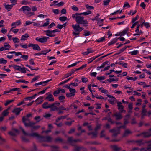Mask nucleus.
Returning <instances> with one entry per match:
<instances>
[{"label": "nucleus", "mask_w": 151, "mask_h": 151, "mask_svg": "<svg viewBox=\"0 0 151 151\" xmlns=\"http://www.w3.org/2000/svg\"><path fill=\"white\" fill-rule=\"evenodd\" d=\"M29 37V35L28 33H26L24 35L22 36L20 39V40L21 41H22L26 40L27 38Z\"/></svg>", "instance_id": "nucleus-18"}, {"label": "nucleus", "mask_w": 151, "mask_h": 151, "mask_svg": "<svg viewBox=\"0 0 151 151\" xmlns=\"http://www.w3.org/2000/svg\"><path fill=\"white\" fill-rule=\"evenodd\" d=\"M79 13H76L72 14V17L73 18L75 19L78 25L83 24L84 26H87L88 24L86 20H84V17H81Z\"/></svg>", "instance_id": "nucleus-3"}, {"label": "nucleus", "mask_w": 151, "mask_h": 151, "mask_svg": "<svg viewBox=\"0 0 151 151\" xmlns=\"http://www.w3.org/2000/svg\"><path fill=\"white\" fill-rule=\"evenodd\" d=\"M21 66L19 65H14L13 66V68L16 70H20V69L21 68Z\"/></svg>", "instance_id": "nucleus-39"}, {"label": "nucleus", "mask_w": 151, "mask_h": 151, "mask_svg": "<svg viewBox=\"0 0 151 151\" xmlns=\"http://www.w3.org/2000/svg\"><path fill=\"white\" fill-rule=\"evenodd\" d=\"M124 127V126H122L118 127L117 128H114L110 129L109 130V131L113 133V134L112 135V137H116L118 134H120V129L121 128Z\"/></svg>", "instance_id": "nucleus-5"}, {"label": "nucleus", "mask_w": 151, "mask_h": 151, "mask_svg": "<svg viewBox=\"0 0 151 151\" xmlns=\"http://www.w3.org/2000/svg\"><path fill=\"white\" fill-rule=\"evenodd\" d=\"M35 40L40 42L44 43L47 42V37H43L40 38L38 37L36 38Z\"/></svg>", "instance_id": "nucleus-9"}, {"label": "nucleus", "mask_w": 151, "mask_h": 151, "mask_svg": "<svg viewBox=\"0 0 151 151\" xmlns=\"http://www.w3.org/2000/svg\"><path fill=\"white\" fill-rule=\"evenodd\" d=\"M117 106L118 107V109L121 110L123 109L124 106L121 105L122 103L121 102L118 101L117 102Z\"/></svg>", "instance_id": "nucleus-26"}, {"label": "nucleus", "mask_w": 151, "mask_h": 151, "mask_svg": "<svg viewBox=\"0 0 151 151\" xmlns=\"http://www.w3.org/2000/svg\"><path fill=\"white\" fill-rule=\"evenodd\" d=\"M106 78L104 76H101L100 77H97V79L99 81H101L102 80H104Z\"/></svg>", "instance_id": "nucleus-58"}, {"label": "nucleus", "mask_w": 151, "mask_h": 151, "mask_svg": "<svg viewBox=\"0 0 151 151\" xmlns=\"http://www.w3.org/2000/svg\"><path fill=\"white\" fill-rule=\"evenodd\" d=\"M82 81L83 83H86L88 81V79L87 78L82 77L81 78Z\"/></svg>", "instance_id": "nucleus-57"}, {"label": "nucleus", "mask_w": 151, "mask_h": 151, "mask_svg": "<svg viewBox=\"0 0 151 151\" xmlns=\"http://www.w3.org/2000/svg\"><path fill=\"white\" fill-rule=\"evenodd\" d=\"M107 81L109 82H111L113 81H118V79L117 78H116L115 79L114 78H109V79H108Z\"/></svg>", "instance_id": "nucleus-43"}, {"label": "nucleus", "mask_w": 151, "mask_h": 151, "mask_svg": "<svg viewBox=\"0 0 151 151\" xmlns=\"http://www.w3.org/2000/svg\"><path fill=\"white\" fill-rule=\"evenodd\" d=\"M130 117V115L127 114L125 116V118L124 119V124L126 125L129 123V120Z\"/></svg>", "instance_id": "nucleus-20"}, {"label": "nucleus", "mask_w": 151, "mask_h": 151, "mask_svg": "<svg viewBox=\"0 0 151 151\" xmlns=\"http://www.w3.org/2000/svg\"><path fill=\"white\" fill-rule=\"evenodd\" d=\"M105 131L104 130H102L100 134V137L103 138L105 137V134L104 133Z\"/></svg>", "instance_id": "nucleus-42"}, {"label": "nucleus", "mask_w": 151, "mask_h": 151, "mask_svg": "<svg viewBox=\"0 0 151 151\" xmlns=\"http://www.w3.org/2000/svg\"><path fill=\"white\" fill-rule=\"evenodd\" d=\"M7 62V61L6 60L4 59L3 58H1L0 59V63L1 64H6Z\"/></svg>", "instance_id": "nucleus-36"}, {"label": "nucleus", "mask_w": 151, "mask_h": 151, "mask_svg": "<svg viewBox=\"0 0 151 151\" xmlns=\"http://www.w3.org/2000/svg\"><path fill=\"white\" fill-rule=\"evenodd\" d=\"M101 124H97L94 129V131L96 132H98V131L101 129Z\"/></svg>", "instance_id": "nucleus-31"}, {"label": "nucleus", "mask_w": 151, "mask_h": 151, "mask_svg": "<svg viewBox=\"0 0 151 151\" xmlns=\"http://www.w3.org/2000/svg\"><path fill=\"white\" fill-rule=\"evenodd\" d=\"M13 41L14 43H18L19 42L20 40L16 37H13L12 38Z\"/></svg>", "instance_id": "nucleus-38"}, {"label": "nucleus", "mask_w": 151, "mask_h": 151, "mask_svg": "<svg viewBox=\"0 0 151 151\" xmlns=\"http://www.w3.org/2000/svg\"><path fill=\"white\" fill-rule=\"evenodd\" d=\"M5 8L8 11H9L11 9L10 6L9 5H4Z\"/></svg>", "instance_id": "nucleus-54"}, {"label": "nucleus", "mask_w": 151, "mask_h": 151, "mask_svg": "<svg viewBox=\"0 0 151 151\" xmlns=\"http://www.w3.org/2000/svg\"><path fill=\"white\" fill-rule=\"evenodd\" d=\"M25 126L26 127H32L34 124V123L30 122L29 123H26V122L23 123Z\"/></svg>", "instance_id": "nucleus-29"}, {"label": "nucleus", "mask_w": 151, "mask_h": 151, "mask_svg": "<svg viewBox=\"0 0 151 151\" xmlns=\"http://www.w3.org/2000/svg\"><path fill=\"white\" fill-rule=\"evenodd\" d=\"M103 54H101L100 55H99L95 57H93V58H90V59H89V60L88 61V64L90 63L91 62H92L93 60H95L96 58H97L99 56H100L101 55H102Z\"/></svg>", "instance_id": "nucleus-28"}, {"label": "nucleus", "mask_w": 151, "mask_h": 151, "mask_svg": "<svg viewBox=\"0 0 151 151\" xmlns=\"http://www.w3.org/2000/svg\"><path fill=\"white\" fill-rule=\"evenodd\" d=\"M91 11H87L86 12H85L83 13H79V14H80V15H87L89 14H90L91 13Z\"/></svg>", "instance_id": "nucleus-30"}, {"label": "nucleus", "mask_w": 151, "mask_h": 151, "mask_svg": "<svg viewBox=\"0 0 151 151\" xmlns=\"http://www.w3.org/2000/svg\"><path fill=\"white\" fill-rule=\"evenodd\" d=\"M64 143L63 145V148L65 149H68L70 147V145H67L68 143L67 142H64Z\"/></svg>", "instance_id": "nucleus-40"}, {"label": "nucleus", "mask_w": 151, "mask_h": 151, "mask_svg": "<svg viewBox=\"0 0 151 151\" xmlns=\"http://www.w3.org/2000/svg\"><path fill=\"white\" fill-rule=\"evenodd\" d=\"M143 137L145 138H148L151 137V132H142Z\"/></svg>", "instance_id": "nucleus-16"}, {"label": "nucleus", "mask_w": 151, "mask_h": 151, "mask_svg": "<svg viewBox=\"0 0 151 151\" xmlns=\"http://www.w3.org/2000/svg\"><path fill=\"white\" fill-rule=\"evenodd\" d=\"M29 4L28 1L27 0H23L21 2V4L22 5H27Z\"/></svg>", "instance_id": "nucleus-56"}, {"label": "nucleus", "mask_w": 151, "mask_h": 151, "mask_svg": "<svg viewBox=\"0 0 151 151\" xmlns=\"http://www.w3.org/2000/svg\"><path fill=\"white\" fill-rule=\"evenodd\" d=\"M8 134L13 137H15L16 136V134L11 131L8 132Z\"/></svg>", "instance_id": "nucleus-51"}, {"label": "nucleus", "mask_w": 151, "mask_h": 151, "mask_svg": "<svg viewBox=\"0 0 151 151\" xmlns=\"http://www.w3.org/2000/svg\"><path fill=\"white\" fill-rule=\"evenodd\" d=\"M110 147L112 150L115 151H119L121 149L120 148L118 147L116 145H110Z\"/></svg>", "instance_id": "nucleus-17"}, {"label": "nucleus", "mask_w": 151, "mask_h": 151, "mask_svg": "<svg viewBox=\"0 0 151 151\" xmlns=\"http://www.w3.org/2000/svg\"><path fill=\"white\" fill-rule=\"evenodd\" d=\"M10 93L13 94V92L15 91H17L19 92H21V90L19 88H13L9 90Z\"/></svg>", "instance_id": "nucleus-21"}, {"label": "nucleus", "mask_w": 151, "mask_h": 151, "mask_svg": "<svg viewBox=\"0 0 151 151\" xmlns=\"http://www.w3.org/2000/svg\"><path fill=\"white\" fill-rule=\"evenodd\" d=\"M28 46L29 47H32L33 49L34 50H36L38 51H40L41 50V49L39 46L37 44H34L29 43Z\"/></svg>", "instance_id": "nucleus-8"}, {"label": "nucleus", "mask_w": 151, "mask_h": 151, "mask_svg": "<svg viewBox=\"0 0 151 151\" xmlns=\"http://www.w3.org/2000/svg\"><path fill=\"white\" fill-rule=\"evenodd\" d=\"M19 46H21L23 48L27 49L28 48V46L26 44L24 45H22V43H20L19 44Z\"/></svg>", "instance_id": "nucleus-53"}, {"label": "nucleus", "mask_w": 151, "mask_h": 151, "mask_svg": "<svg viewBox=\"0 0 151 151\" xmlns=\"http://www.w3.org/2000/svg\"><path fill=\"white\" fill-rule=\"evenodd\" d=\"M117 39L116 38L114 39L113 40L108 43V45L110 46L112 44L115 43L117 41Z\"/></svg>", "instance_id": "nucleus-34"}, {"label": "nucleus", "mask_w": 151, "mask_h": 151, "mask_svg": "<svg viewBox=\"0 0 151 151\" xmlns=\"http://www.w3.org/2000/svg\"><path fill=\"white\" fill-rule=\"evenodd\" d=\"M139 17V16L137 15L135 18H132L131 21L132 23H134L136 20L138 19Z\"/></svg>", "instance_id": "nucleus-62"}, {"label": "nucleus", "mask_w": 151, "mask_h": 151, "mask_svg": "<svg viewBox=\"0 0 151 151\" xmlns=\"http://www.w3.org/2000/svg\"><path fill=\"white\" fill-rule=\"evenodd\" d=\"M74 122V121L73 120H72L70 122H65V124L66 125H68L69 126H70L71 125L72 123Z\"/></svg>", "instance_id": "nucleus-41"}, {"label": "nucleus", "mask_w": 151, "mask_h": 151, "mask_svg": "<svg viewBox=\"0 0 151 151\" xmlns=\"http://www.w3.org/2000/svg\"><path fill=\"white\" fill-rule=\"evenodd\" d=\"M9 112H8L7 110H4L2 113V114L4 116H6L8 115Z\"/></svg>", "instance_id": "nucleus-47"}, {"label": "nucleus", "mask_w": 151, "mask_h": 151, "mask_svg": "<svg viewBox=\"0 0 151 151\" xmlns=\"http://www.w3.org/2000/svg\"><path fill=\"white\" fill-rule=\"evenodd\" d=\"M21 23L20 20H18L16 22L12 23L11 25V26L13 27L10 29V31L12 30L13 28L16 27L17 26H18L21 24Z\"/></svg>", "instance_id": "nucleus-11"}, {"label": "nucleus", "mask_w": 151, "mask_h": 151, "mask_svg": "<svg viewBox=\"0 0 151 151\" xmlns=\"http://www.w3.org/2000/svg\"><path fill=\"white\" fill-rule=\"evenodd\" d=\"M34 119L37 122H39L41 120V117L40 116H36L34 118Z\"/></svg>", "instance_id": "nucleus-55"}, {"label": "nucleus", "mask_w": 151, "mask_h": 151, "mask_svg": "<svg viewBox=\"0 0 151 151\" xmlns=\"http://www.w3.org/2000/svg\"><path fill=\"white\" fill-rule=\"evenodd\" d=\"M50 151H62L59 150V147L56 145H52L50 146Z\"/></svg>", "instance_id": "nucleus-14"}, {"label": "nucleus", "mask_w": 151, "mask_h": 151, "mask_svg": "<svg viewBox=\"0 0 151 151\" xmlns=\"http://www.w3.org/2000/svg\"><path fill=\"white\" fill-rule=\"evenodd\" d=\"M113 116L116 117V120H119L121 119L122 118V116L120 112H116L113 115Z\"/></svg>", "instance_id": "nucleus-12"}, {"label": "nucleus", "mask_w": 151, "mask_h": 151, "mask_svg": "<svg viewBox=\"0 0 151 151\" xmlns=\"http://www.w3.org/2000/svg\"><path fill=\"white\" fill-rule=\"evenodd\" d=\"M138 53V50H134L132 52H131L130 53L132 55H135L137 54Z\"/></svg>", "instance_id": "nucleus-59"}, {"label": "nucleus", "mask_w": 151, "mask_h": 151, "mask_svg": "<svg viewBox=\"0 0 151 151\" xmlns=\"http://www.w3.org/2000/svg\"><path fill=\"white\" fill-rule=\"evenodd\" d=\"M67 17L65 16H62L61 17H60L59 18V19L60 20L62 21H64L67 20Z\"/></svg>", "instance_id": "nucleus-45"}, {"label": "nucleus", "mask_w": 151, "mask_h": 151, "mask_svg": "<svg viewBox=\"0 0 151 151\" xmlns=\"http://www.w3.org/2000/svg\"><path fill=\"white\" fill-rule=\"evenodd\" d=\"M105 37H104L96 40V41L98 42H102L105 40Z\"/></svg>", "instance_id": "nucleus-46"}, {"label": "nucleus", "mask_w": 151, "mask_h": 151, "mask_svg": "<svg viewBox=\"0 0 151 151\" xmlns=\"http://www.w3.org/2000/svg\"><path fill=\"white\" fill-rule=\"evenodd\" d=\"M67 143H68V144H67V145H70V146H73L76 149L77 146L78 145L76 143V142H67Z\"/></svg>", "instance_id": "nucleus-24"}, {"label": "nucleus", "mask_w": 151, "mask_h": 151, "mask_svg": "<svg viewBox=\"0 0 151 151\" xmlns=\"http://www.w3.org/2000/svg\"><path fill=\"white\" fill-rule=\"evenodd\" d=\"M54 33L53 31L48 30V36L50 37H53L55 36Z\"/></svg>", "instance_id": "nucleus-23"}, {"label": "nucleus", "mask_w": 151, "mask_h": 151, "mask_svg": "<svg viewBox=\"0 0 151 151\" xmlns=\"http://www.w3.org/2000/svg\"><path fill=\"white\" fill-rule=\"evenodd\" d=\"M29 120L28 118H26V117L23 116L22 118V121L23 123L26 122V121H29Z\"/></svg>", "instance_id": "nucleus-60"}, {"label": "nucleus", "mask_w": 151, "mask_h": 151, "mask_svg": "<svg viewBox=\"0 0 151 151\" xmlns=\"http://www.w3.org/2000/svg\"><path fill=\"white\" fill-rule=\"evenodd\" d=\"M26 68L24 67L21 68L20 69V71L22 73H26Z\"/></svg>", "instance_id": "nucleus-48"}, {"label": "nucleus", "mask_w": 151, "mask_h": 151, "mask_svg": "<svg viewBox=\"0 0 151 151\" xmlns=\"http://www.w3.org/2000/svg\"><path fill=\"white\" fill-rule=\"evenodd\" d=\"M47 83V80L46 81H44V82H40L36 83L35 84V86H38V85H42L43 83L46 84V83Z\"/></svg>", "instance_id": "nucleus-33"}, {"label": "nucleus", "mask_w": 151, "mask_h": 151, "mask_svg": "<svg viewBox=\"0 0 151 151\" xmlns=\"http://www.w3.org/2000/svg\"><path fill=\"white\" fill-rule=\"evenodd\" d=\"M4 45L6 50H9L11 47L10 45L6 42L4 43Z\"/></svg>", "instance_id": "nucleus-32"}, {"label": "nucleus", "mask_w": 151, "mask_h": 151, "mask_svg": "<svg viewBox=\"0 0 151 151\" xmlns=\"http://www.w3.org/2000/svg\"><path fill=\"white\" fill-rule=\"evenodd\" d=\"M132 133V132L129 129L126 130L123 134V137H126Z\"/></svg>", "instance_id": "nucleus-19"}, {"label": "nucleus", "mask_w": 151, "mask_h": 151, "mask_svg": "<svg viewBox=\"0 0 151 151\" xmlns=\"http://www.w3.org/2000/svg\"><path fill=\"white\" fill-rule=\"evenodd\" d=\"M60 92V91L59 90L55 91L53 93V95L55 96H57L59 94Z\"/></svg>", "instance_id": "nucleus-61"}, {"label": "nucleus", "mask_w": 151, "mask_h": 151, "mask_svg": "<svg viewBox=\"0 0 151 151\" xmlns=\"http://www.w3.org/2000/svg\"><path fill=\"white\" fill-rule=\"evenodd\" d=\"M98 134V132L94 131L88 133L87 134L91 138L95 139L97 137Z\"/></svg>", "instance_id": "nucleus-10"}, {"label": "nucleus", "mask_w": 151, "mask_h": 151, "mask_svg": "<svg viewBox=\"0 0 151 151\" xmlns=\"http://www.w3.org/2000/svg\"><path fill=\"white\" fill-rule=\"evenodd\" d=\"M37 9V8L36 6H32L31 8L29 6H22L19 9V11L23 12L27 16L30 17L35 14V13L33 12H30L31 10L33 11H35Z\"/></svg>", "instance_id": "nucleus-2"}, {"label": "nucleus", "mask_w": 151, "mask_h": 151, "mask_svg": "<svg viewBox=\"0 0 151 151\" xmlns=\"http://www.w3.org/2000/svg\"><path fill=\"white\" fill-rule=\"evenodd\" d=\"M39 78V76H35V77L32 79L31 81V83H33V82L35 81L36 80H37L38 78Z\"/></svg>", "instance_id": "nucleus-63"}, {"label": "nucleus", "mask_w": 151, "mask_h": 151, "mask_svg": "<svg viewBox=\"0 0 151 151\" xmlns=\"http://www.w3.org/2000/svg\"><path fill=\"white\" fill-rule=\"evenodd\" d=\"M110 1L111 0H104L103 1L104 5V6L108 5Z\"/></svg>", "instance_id": "nucleus-50"}, {"label": "nucleus", "mask_w": 151, "mask_h": 151, "mask_svg": "<svg viewBox=\"0 0 151 151\" xmlns=\"http://www.w3.org/2000/svg\"><path fill=\"white\" fill-rule=\"evenodd\" d=\"M147 111L146 109H142L141 111V115H143V116L146 115V113Z\"/></svg>", "instance_id": "nucleus-52"}, {"label": "nucleus", "mask_w": 151, "mask_h": 151, "mask_svg": "<svg viewBox=\"0 0 151 151\" xmlns=\"http://www.w3.org/2000/svg\"><path fill=\"white\" fill-rule=\"evenodd\" d=\"M60 104L58 102H56L51 104H48V108H50L51 111H55L58 110V107L57 106H59Z\"/></svg>", "instance_id": "nucleus-6"}, {"label": "nucleus", "mask_w": 151, "mask_h": 151, "mask_svg": "<svg viewBox=\"0 0 151 151\" xmlns=\"http://www.w3.org/2000/svg\"><path fill=\"white\" fill-rule=\"evenodd\" d=\"M16 83H24L25 84H27L29 83V82L28 81H26L24 80H17L16 81Z\"/></svg>", "instance_id": "nucleus-35"}, {"label": "nucleus", "mask_w": 151, "mask_h": 151, "mask_svg": "<svg viewBox=\"0 0 151 151\" xmlns=\"http://www.w3.org/2000/svg\"><path fill=\"white\" fill-rule=\"evenodd\" d=\"M68 116V114L59 117L58 118L56 119V122H58L59 121H60L61 119H65Z\"/></svg>", "instance_id": "nucleus-27"}, {"label": "nucleus", "mask_w": 151, "mask_h": 151, "mask_svg": "<svg viewBox=\"0 0 151 151\" xmlns=\"http://www.w3.org/2000/svg\"><path fill=\"white\" fill-rule=\"evenodd\" d=\"M72 27L73 28L74 30L76 32H80L81 31L83 30L84 28L82 27H80L79 25H77V24L76 25H72Z\"/></svg>", "instance_id": "nucleus-7"}, {"label": "nucleus", "mask_w": 151, "mask_h": 151, "mask_svg": "<svg viewBox=\"0 0 151 151\" xmlns=\"http://www.w3.org/2000/svg\"><path fill=\"white\" fill-rule=\"evenodd\" d=\"M86 6L88 10H91L94 9V7L92 6H90L88 4L86 5Z\"/></svg>", "instance_id": "nucleus-49"}, {"label": "nucleus", "mask_w": 151, "mask_h": 151, "mask_svg": "<svg viewBox=\"0 0 151 151\" xmlns=\"http://www.w3.org/2000/svg\"><path fill=\"white\" fill-rule=\"evenodd\" d=\"M20 57L22 58L24 60L27 61L28 59L29 56L28 55H22Z\"/></svg>", "instance_id": "nucleus-37"}, {"label": "nucleus", "mask_w": 151, "mask_h": 151, "mask_svg": "<svg viewBox=\"0 0 151 151\" xmlns=\"http://www.w3.org/2000/svg\"><path fill=\"white\" fill-rule=\"evenodd\" d=\"M107 96L109 98H111V99H108V101H109L110 104H114V101L116 99V98L114 97L113 96L110 95L108 94L107 95Z\"/></svg>", "instance_id": "nucleus-15"}, {"label": "nucleus", "mask_w": 151, "mask_h": 151, "mask_svg": "<svg viewBox=\"0 0 151 151\" xmlns=\"http://www.w3.org/2000/svg\"><path fill=\"white\" fill-rule=\"evenodd\" d=\"M100 144H101L100 143H98V142H87L86 144V145L88 146H90L91 145H98Z\"/></svg>", "instance_id": "nucleus-25"}, {"label": "nucleus", "mask_w": 151, "mask_h": 151, "mask_svg": "<svg viewBox=\"0 0 151 151\" xmlns=\"http://www.w3.org/2000/svg\"><path fill=\"white\" fill-rule=\"evenodd\" d=\"M54 101V99L53 98V96L52 94L48 95V101L52 102Z\"/></svg>", "instance_id": "nucleus-22"}, {"label": "nucleus", "mask_w": 151, "mask_h": 151, "mask_svg": "<svg viewBox=\"0 0 151 151\" xmlns=\"http://www.w3.org/2000/svg\"><path fill=\"white\" fill-rule=\"evenodd\" d=\"M14 101V100H7L6 101V102L4 104V105L5 106H6L8 105L10 103H11V102H13Z\"/></svg>", "instance_id": "nucleus-44"}, {"label": "nucleus", "mask_w": 151, "mask_h": 151, "mask_svg": "<svg viewBox=\"0 0 151 151\" xmlns=\"http://www.w3.org/2000/svg\"><path fill=\"white\" fill-rule=\"evenodd\" d=\"M137 145L139 146L142 145L147 146V148H142L140 149V151H151V142H137Z\"/></svg>", "instance_id": "nucleus-4"}, {"label": "nucleus", "mask_w": 151, "mask_h": 151, "mask_svg": "<svg viewBox=\"0 0 151 151\" xmlns=\"http://www.w3.org/2000/svg\"><path fill=\"white\" fill-rule=\"evenodd\" d=\"M23 110L22 109H21L20 108H14L12 111V112L15 114L16 115H19L20 112Z\"/></svg>", "instance_id": "nucleus-13"}, {"label": "nucleus", "mask_w": 151, "mask_h": 151, "mask_svg": "<svg viewBox=\"0 0 151 151\" xmlns=\"http://www.w3.org/2000/svg\"><path fill=\"white\" fill-rule=\"evenodd\" d=\"M20 129L22 131L23 135L24 136L32 137H35L40 140L42 141L45 139L47 140V136L45 137L43 136H41L36 132L27 133L21 127L20 128Z\"/></svg>", "instance_id": "nucleus-1"}, {"label": "nucleus", "mask_w": 151, "mask_h": 151, "mask_svg": "<svg viewBox=\"0 0 151 151\" xmlns=\"http://www.w3.org/2000/svg\"><path fill=\"white\" fill-rule=\"evenodd\" d=\"M69 90L71 93L74 94H75L76 92V90L75 89H72L70 88Z\"/></svg>", "instance_id": "nucleus-64"}]
</instances>
